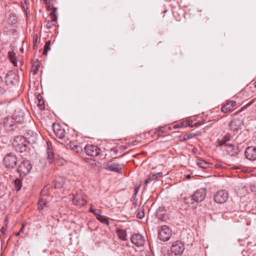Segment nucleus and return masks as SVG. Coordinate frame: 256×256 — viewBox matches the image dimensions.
I'll return each instance as SVG.
<instances>
[{
	"label": "nucleus",
	"instance_id": "f257e3e1",
	"mask_svg": "<svg viewBox=\"0 0 256 256\" xmlns=\"http://www.w3.org/2000/svg\"><path fill=\"white\" fill-rule=\"evenodd\" d=\"M24 116L20 111H16L14 114L12 116H8L3 120L4 126L8 130H14V126L18 123L24 122Z\"/></svg>",
	"mask_w": 256,
	"mask_h": 256
},
{
	"label": "nucleus",
	"instance_id": "f03ea898",
	"mask_svg": "<svg viewBox=\"0 0 256 256\" xmlns=\"http://www.w3.org/2000/svg\"><path fill=\"white\" fill-rule=\"evenodd\" d=\"M206 195V188H201L196 190L190 197L185 198V200L190 206L196 208V204L202 202L205 198Z\"/></svg>",
	"mask_w": 256,
	"mask_h": 256
},
{
	"label": "nucleus",
	"instance_id": "7ed1b4c3",
	"mask_svg": "<svg viewBox=\"0 0 256 256\" xmlns=\"http://www.w3.org/2000/svg\"><path fill=\"white\" fill-rule=\"evenodd\" d=\"M12 146L16 150L26 155L28 152V142L22 136H16L12 142Z\"/></svg>",
	"mask_w": 256,
	"mask_h": 256
},
{
	"label": "nucleus",
	"instance_id": "20e7f679",
	"mask_svg": "<svg viewBox=\"0 0 256 256\" xmlns=\"http://www.w3.org/2000/svg\"><path fill=\"white\" fill-rule=\"evenodd\" d=\"M32 168V164L30 161L24 160L19 164L17 172L19 173L20 176H24L30 172Z\"/></svg>",
	"mask_w": 256,
	"mask_h": 256
},
{
	"label": "nucleus",
	"instance_id": "39448f33",
	"mask_svg": "<svg viewBox=\"0 0 256 256\" xmlns=\"http://www.w3.org/2000/svg\"><path fill=\"white\" fill-rule=\"evenodd\" d=\"M54 132L58 140V142H64L66 139V131L63 127L58 124H52Z\"/></svg>",
	"mask_w": 256,
	"mask_h": 256
},
{
	"label": "nucleus",
	"instance_id": "423d86ee",
	"mask_svg": "<svg viewBox=\"0 0 256 256\" xmlns=\"http://www.w3.org/2000/svg\"><path fill=\"white\" fill-rule=\"evenodd\" d=\"M3 162L6 168H12L16 164L17 158L14 154L9 153L4 157Z\"/></svg>",
	"mask_w": 256,
	"mask_h": 256
},
{
	"label": "nucleus",
	"instance_id": "0eeeda50",
	"mask_svg": "<svg viewBox=\"0 0 256 256\" xmlns=\"http://www.w3.org/2000/svg\"><path fill=\"white\" fill-rule=\"evenodd\" d=\"M104 168L106 170L117 173H122V166L114 162V161H110L104 164Z\"/></svg>",
	"mask_w": 256,
	"mask_h": 256
},
{
	"label": "nucleus",
	"instance_id": "6e6552de",
	"mask_svg": "<svg viewBox=\"0 0 256 256\" xmlns=\"http://www.w3.org/2000/svg\"><path fill=\"white\" fill-rule=\"evenodd\" d=\"M172 230L166 226H163L160 228L158 233V238L163 241L168 240L171 236Z\"/></svg>",
	"mask_w": 256,
	"mask_h": 256
},
{
	"label": "nucleus",
	"instance_id": "1a4fd4ad",
	"mask_svg": "<svg viewBox=\"0 0 256 256\" xmlns=\"http://www.w3.org/2000/svg\"><path fill=\"white\" fill-rule=\"evenodd\" d=\"M184 250V244L180 241L177 240L174 242L171 246L172 252L175 255H180L182 254Z\"/></svg>",
	"mask_w": 256,
	"mask_h": 256
},
{
	"label": "nucleus",
	"instance_id": "9d476101",
	"mask_svg": "<svg viewBox=\"0 0 256 256\" xmlns=\"http://www.w3.org/2000/svg\"><path fill=\"white\" fill-rule=\"evenodd\" d=\"M228 197V194L226 191L222 190L216 192L214 196V200L218 204L224 203Z\"/></svg>",
	"mask_w": 256,
	"mask_h": 256
},
{
	"label": "nucleus",
	"instance_id": "9b49d317",
	"mask_svg": "<svg viewBox=\"0 0 256 256\" xmlns=\"http://www.w3.org/2000/svg\"><path fill=\"white\" fill-rule=\"evenodd\" d=\"M84 149L87 155L93 157L96 156L99 154L100 151V149L96 146L90 144H86Z\"/></svg>",
	"mask_w": 256,
	"mask_h": 256
},
{
	"label": "nucleus",
	"instance_id": "f8f14e48",
	"mask_svg": "<svg viewBox=\"0 0 256 256\" xmlns=\"http://www.w3.org/2000/svg\"><path fill=\"white\" fill-rule=\"evenodd\" d=\"M60 144L64 145L66 148H72L74 152L76 154H80L82 152V148L81 146L75 144L74 142L66 138V140L61 142Z\"/></svg>",
	"mask_w": 256,
	"mask_h": 256
},
{
	"label": "nucleus",
	"instance_id": "ddd939ff",
	"mask_svg": "<svg viewBox=\"0 0 256 256\" xmlns=\"http://www.w3.org/2000/svg\"><path fill=\"white\" fill-rule=\"evenodd\" d=\"M131 242L138 247L142 246L144 244V237L140 234H134L130 238Z\"/></svg>",
	"mask_w": 256,
	"mask_h": 256
},
{
	"label": "nucleus",
	"instance_id": "4468645a",
	"mask_svg": "<svg viewBox=\"0 0 256 256\" xmlns=\"http://www.w3.org/2000/svg\"><path fill=\"white\" fill-rule=\"evenodd\" d=\"M244 154L247 159L252 161L256 160V147H248L245 150Z\"/></svg>",
	"mask_w": 256,
	"mask_h": 256
},
{
	"label": "nucleus",
	"instance_id": "2eb2a0df",
	"mask_svg": "<svg viewBox=\"0 0 256 256\" xmlns=\"http://www.w3.org/2000/svg\"><path fill=\"white\" fill-rule=\"evenodd\" d=\"M243 124L244 122L242 120L234 118L230 122L229 124L230 128L231 130L236 131L242 128Z\"/></svg>",
	"mask_w": 256,
	"mask_h": 256
},
{
	"label": "nucleus",
	"instance_id": "dca6fc26",
	"mask_svg": "<svg viewBox=\"0 0 256 256\" xmlns=\"http://www.w3.org/2000/svg\"><path fill=\"white\" fill-rule=\"evenodd\" d=\"M56 8H52V10L50 12V20H46V28L47 29H50L52 28V26L54 24V22H56L57 20V16L56 14Z\"/></svg>",
	"mask_w": 256,
	"mask_h": 256
},
{
	"label": "nucleus",
	"instance_id": "f3484780",
	"mask_svg": "<svg viewBox=\"0 0 256 256\" xmlns=\"http://www.w3.org/2000/svg\"><path fill=\"white\" fill-rule=\"evenodd\" d=\"M224 150L226 154L230 156H234L239 152L238 147L234 144H228L225 145Z\"/></svg>",
	"mask_w": 256,
	"mask_h": 256
},
{
	"label": "nucleus",
	"instance_id": "a211bd4d",
	"mask_svg": "<svg viewBox=\"0 0 256 256\" xmlns=\"http://www.w3.org/2000/svg\"><path fill=\"white\" fill-rule=\"evenodd\" d=\"M236 102L234 100H230L226 102L222 106L221 111L224 113H228L233 110L234 108L236 106Z\"/></svg>",
	"mask_w": 256,
	"mask_h": 256
},
{
	"label": "nucleus",
	"instance_id": "6ab92c4d",
	"mask_svg": "<svg viewBox=\"0 0 256 256\" xmlns=\"http://www.w3.org/2000/svg\"><path fill=\"white\" fill-rule=\"evenodd\" d=\"M15 74L12 72L8 73L5 77V81L7 85H14L16 84V80L14 78Z\"/></svg>",
	"mask_w": 256,
	"mask_h": 256
},
{
	"label": "nucleus",
	"instance_id": "aec40b11",
	"mask_svg": "<svg viewBox=\"0 0 256 256\" xmlns=\"http://www.w3.org/2000/svg\"><path fill=\"white\" fill-rule=\"evenodd\" d=\"M180 122L182 128H186L188 126L192 128L195 126H198L200 125V124L198 122L193 124V122L192 120H180Z\"/></svg>",
	"mask_w": 256,
	"mask_h": 256
},
{
	"label": "nucleus",
	"instance_id": "412c9836",
	"mask_svg": "<svg viewBox=\"0 0 256 256\" xmlns=\"http://www.w3.org/2000/svg\"><path fill=\"white\" fill-rule=\"evenodd\" d=\"M48 202L47 200L44 197H40L38 202V208L39 209L44 210V208L48 206Z\"/></svg>",
	"mask_w": 256,
	"mask_h": 256
},
{
	"label": "nucleus",
	"instance_id": "4be33fe9",
	"mask_svg": "<svg viewBox=\"0 0 256 256\" xmlns=\"http://www.w3.org/2000/svg\"><path fill=\"white\" fill-rule=\"evenodd\" d=\"M64 184V180L62 178H58L55 180V188H60Z\"/></svg>",
	"mask_w": 256,
	"mask_h": 256
},
{
	"label": "nucleus",
	"instance_id": "5701e85b",
	"mask_svg": "<svg viewBox=\"0 0 256 256\" xmlns=\"http://www.w3.org/2000/svg\"><path fill=\"white\" fill-rule=\"evenodd\" d=\"M73 202L76 205L84 206L86 204V201L82 198H78L77 199L74 198Z\"/></svg>",
	"mask_w": 256,
	"mask_h": 256
},
{
	"label": "nucleus",
	"instance_id": "b1692460",
	"mask_svg": "<svg viewBox=\"0 0 256 256\" xmlns=\"http://www.w3.org/2000/svg\"><path fill=\"white\" fill-rule=\"evenodd\" d=\"M7 14L8 16V22L12 24H16V18L14 14L10 12H8Z\"/></svg>",
	"mask_w": 256,
	"mask_h": 256
},
{
	"label": "nucleus",
	"instance_id": "393cba45",
	"mask_svg": "<svg viewBox=\"0 0 256 256\" xmlns=\"http://www.w3.org/2000/svg\"><path fill=\"white\" fill-rule=\"evenodd\" d=\"M47 154H48V160L50 164H51L52 162V158L54 156V153L52 152V150L50 147H48L47 148Z\"/></svg>",
	"mask_w": 256,
	"mask_h": 256
},
{
	"label": "nucleus",
	"instance_id": "a878e982",
	"mask_svg": "<svg viewBox=\"0 0 256 256\" xmlns=\"http://www.w3.org/2000/svg\"><path fill=\"white\" fill-rule=\"evenodd\" d=\"M40 67V64L38 61H36V64H34L32 68L31 72H32L34 75L38 73Z\"/></svg>",
	"mask_w": 256,
	"mask_h": 256
},
{
	"label": "nucleus",
	"instance_id": "bb28decb",
	"mask_svg": "<svg viewBox=\"0 0 256 256\" xmlns=\"http://www.w3.org/2000/svg\"><path fill=\"white\" fill-rule=\"evenodd\" d=\"M96 218L104 224H106L108 226L109 224L108 218L104 216H99L96 217Z\"/></svg>",
	"mask_w": 256,
	"mask_h": 256
},
{
	"label": "nucleus",
	"instance_id": "cd10ccee",
	"mask_svg": "<svg viewBox=\"0 0 256 256\" xmlns=\"http://www.w3.org/2000/svg\"><path fill=\"white\" fill-rule=\"evenodd\" d=\"M197 164L200 167L204 168H206L209 165L208 162L201 160H198Z\"/></svg>",
	"mask_w": 256,
	"mask_h": 256
},
{
	"label": "nucleus",
	"instance_id": "c85d7f7f",
	"mask_svg": "<svg viewBox=\"0 0 256 256\" xmlns=\"http://www.w3.org/2000/svg\"><path fill=\"white\" fill-rule=\"evenodd\" d=\"M156 180V176L154 175V174H150L148 178L144 180V184L147 185L150 182Z\"/></svg>",
	"mask_w": 256,
	"mask_h": 256
},
{
	"label": "nucleus",
	"instance_id": "c756f323",
	"mask_svg": "<svg viewBox=\"0 0 256 256\" xmlns=\"http://www.w3.org/2000/svg\"><path fill=\"white\" fill-rule=\"evenodd\" d=\"M14 186L17 192L20 190L22 187V182L20 179L16 178L14 182Z\"/></svg>",
	"mask_w": 256,
	"mask_h": 256
},
{
	"label": "nucleus",
	"instance_id": "7c9ffc66",
	"mask_svg": "<svg viewBox=\"0 0 256 256\" xmlns=\"http://www.w3.org/2000/svg\"><path fill=\"white\" fill-rule=\"evenodd\" d=\"M50 41H47L46 42L45 45L44 46V51H43V54L46 55L48 51L50 50Z\"/></svg>",
	"mask_w": 256,
	"mask_h": 256
},
{
	"label": "nucleus",
	"instance_id": "2f4dec72",
	"mask_svg": "<svg viewBox=\"0 0 256 256\" xmlns=\"http://www.w3.org/2000/svg\"><path fill=\"white\" fill-rule=\"evenodd\" d=\"M8 57L10 58V62L13 64L14 66H16L17 62L14 59V56L15 55V54L13 52H8Z\"/></svg>",
	"mask_w": 256,
	"mask_h": 256
},
{
	"label": "nucleus",
	"instance_id": "473e14b6",
	"mask_svg": "<svg viewBox=\"0 0 256 256\" xmlns=\"http://www.w3.org/2000/svg\"><path fill=\"white\" fill-rule=\"evenodd\" d=\"M118 234L121 240H126V232L124 230H118Z\"/></svg>",
	"mask_w": 256,
	"mask_h": 256
},
{
	"label": "nucleus",
	"instance_id": "72a5a7b5",
	"mask_svg": "<svg viewBox=\"0 0 256 256\" xmlns=\"http://www.w3.org/2000/svg\"><path fill=\"white\" fill-rule=\"evenodd\" d=\"M194 134H186L184 136L182 140V141H185L186 140L190 139L194 136Z\"/></svg>",
	"mask_w": 256,
	"mask_h": 256
},
{
	"label": "nucleus",
	"instance_id": "f704fd0d",
	"mask_svg": "<svg viewBox=\"0 0 256 256\" xmlns=\"http://www.w3.org/2000/svg\"><path fill=\"white\" fill-rule=\"evenodd\" d=\"M218 144L219 146H224V148L225 145L228 144V143H226V138H224L222 140H218Z\"/></svg>",
	"mask_w": 256,
	"mask_h": 256
},
{
	"label": "nucleus",
	"instance_id": "c9c22d12",
	"mask_svg": "<svg viewBox=\"0 0 256 256\" xmlns=\"http://www.w3.org/2000/svg\"><path fill=\"white\" fill-rule=\"evenodd\" d=\"M144 216V210L143 208H142V210H140L136 214L137 218L140 219H142V218H143Z\"/></svg>",
	"mask_w": 256,
	"mask_h": 256
},
{
	"label": "nucleus",
	"instance_id": "e433bc0d",
	"mask_svg": "<svg viewBox=\"0 0 256 256\" xmlns=\"http://www.w3.org/2000/svg\"><path fill=\"white\" fill-rule=\"evenodd\" d=\"M160 210H158V218L160 220H164L166 218V215L164 213H162L161 214H160Z\"/></svg>",
	"mask_w": 256,
	"mask_h": 256
},
{
	"label": "nucleus",
	"instance_id": "4c0bfd02",
	"mask_svg": "<svg viewBox=\"0 0 256 256\" xmlns=\"http://www.w3.org/2000/svg\"><path fill=\"white\" fill-rule=\"evenodd\" d=\"M38 105L41 110H44L45 108L44 100H39Z\"/></svg>",
	"mask_w": 256,
	"mask_h": 256
},
{
	"label": "nucleus",
	"instance_id": "58836bf2",
	"mask_svg": "<svg viewBox=\"0 0 256 256\" xmlns=\"http://www.w3.org/2000/svg\"><path fill=\"white\" fill-rule=\"evenodd\" d=\"M252 103V101H251L248 103H247L245 106H244L240 110H239L238 112H236V114H234V115H235L236 114H237L238 112H241L243 108H247L248 107L250 106Z\"/></svg>",
	"mask_w": 256,
	"mask_h": 256
},
{
	"label": "nucleus",
	"instance_id": "ea45409f",
	"mask_svg": "<svg viewBox=\"0 0 256 256\" xmlns=\"http://www.w3.org/2000/svg\"><path fill=\"white\" fill-rule=\"evenodd\" d=\"M102 213V210H100L98 209V210H94V215H96L97 216H101L100 214Z\"/></svg>",
	"mask_w": 256,
	"mask_h": 256
},
{
	"label": "nucleus",
	"instance_id": "a19ab883",
	"mask_svg": "<svg viewBox=\"0 0 256 256\" xmlns=\"http://www.w3.org/2000/svg\"><path fill=\"white\" fill-rule=\"evenodd\" d=\"M182 128L180 126V122H178L177 124L173 125V128Z\"/></svg>",
	"mask_w": 256,
	"mask_h": 256
},
{
	"label": "nucleus",
	"instance_id": "79ce46f5",
	"mask_svg": "<svg viewBox=\"0 0 256 256\" xmlns=\"http://www.w3.org/2000/svg\"><path fill=\"white\" fill-rule=\"evenodd\" d=\"M154 175L156 176V179L158 178H160L162 176L163 174L162 172H158L156 174H154Z\"/></svg>",
	"mask_w": 256,
	"mask_h": 256
},
{
	"label": "nucleus",
	"instance_id": "37998d69",
	"mask_svg": "<svg viewBox=\"0 0 256 256\" xmlns=\"http://www.w3.org/2000/svg\"><path fill=\"white\" fill-rule=\"evenodd\" d=\"M94 211V209H93L92 207L90 209V212L92 213H93Z\"/></svg>",
	"mask_w": 256,
	"mask_h": 256
},
{
	"label": "nucleus",
	"instance_id": "c03bdc74",
	"mask_svg": "<svg viewBox=\"0 0 256 256\" xmlns=\"http://www.w3.org/2000/svg\"><path fill=\"white\" fill-rule=\"evenodd\" d=\"M91 162H92L91 164H92V165L94 164V163L95 164H96V162L94 160H91Z\"/></svg>",
	"mask_w": 256,
	"mask_h": 256
},
{
	"label": "nucleus",
	"instance_id": "a18cd8bd",
	"mask_svg": "<svg viewBox=\"0 0 256 256\" xmlns=\"http://www.w3.org/2000/svg\"><path fill=\"white\" fill-rule=\"evenodd\" d=\"M24 228V226H22V228H21L20 230V232H22Z\"/></svg>",
	"mask_w": 256,
	"mask_h": 256
},
{
	"label": "nucleus",
	"instance_id": "49530a36",
	"mask_svg": "<svg viewBox=\"0 0 256 256\" xmlns=\"http://www.w3.org/2000/svg\"><path fill=\"white\" fill-rule=\"evenodd\" d=\"M133 205L134 206V207H136V202H134V203H133Z\"/></svg>",
	"mask_w": 256,
	"mask_h": 256
},
{
	"label": "nucleus",
	"instance_id": "de8ad7c7",
	"mask_svg": "<svg viewBox=\"0 0 256 256\" xmlns=\"http://www.w3.org/2000/svg\"><path fill=\"white\" fill-rule=\"evenodd\" d=\"M20 232V231L19 232H18V233H16V236H18Z\"/></svg>",
	"mask_w": 256,
	"mask_h": 256
},
{
	"label": "nucleus",
	"instance_id": "09e8293b",
	"mask_svg": "<svg viewBox=\"0 0 256 256\" xmlns=\"http://www.w3.org/2000/svg\"><path fill=\"white\" fill-rule=\"evenodd\" d=\"M39 102V100H42V98H39L38 97L37 98Z\"/></svg>",
	"mask_w": 256,
	"mask_h": 256
},
{
	"label": "nucleus",
	"instance_id": "8fccbe9b",
	"mask_svg": "<svg viewBox=\"0 0 256 256\" xmlns=\"http://www.w3.org/2000/svg\"><path fill=\"white\" fill-rule=\"evenodd\" d=\"M190 175H188V176H186V178H190Z\"/></svg>",
	"mask_w": 256,
	"mask_h": 256
},
{
	"label": "nucleus",
	"instance_id": "3c124183",
	"mask_svg": "<svg viewBox=\"0 0 256 256\" xmlns=\"http://www.w3.org/2000/svg\"><path fill=\"white\" fill-rule=\"evenodd\" d=\"M254 86L256 88V81L254 83Z\"/></svg>",
	"mask_w": 256,
	"mask_h": 256
},
{
	"label": "nucleus",
	"instance_id": "603ef678",
	"mask_svg": "<svg viewBox=\"0 0 256 256\" xmlns=\"http://www.w3.org/2000/svg\"><path fill=\"white\" fill-rule=\"evenodd\" d=\"M48 9L50 10V6H48Z\"/></svg>",
	"mask_w": 256,
	"mask_h": 256
},
{
	"label": "nucleus",
	"instance_id": "864d4df0",
	"mask_svg": "<svg viewBox=\"0 0 256 256\" xmlns=\"http://www.w3.org/2000/svg\"><path fill=\"white\" fill-rule=\"evenodd\" d=\"M44 192V190H42V194H43V192Z\"/></svg>",
	"mask_w": 256,
	"mask_h": 256
},
{
	"label": "nucleus",
	"instance_id": "5fc2aeb1",
	"mask_svg": "<svg viewBox=\"0 0 256 256\" xmlns=\"http://www.w3.org/2000/svg\"><path fill=\"white\" fill-rule=\"evenodd\" d=\"M44 1H46V0H44Z\"/></svg>",
	"mask_w": 256,
	"mask_h": 256
}]
</instances>
